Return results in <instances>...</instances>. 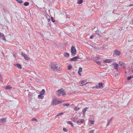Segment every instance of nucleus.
Listing matches in <instances>:
<instances>
[{"label":"nucleus","mask_w":133,"mask_h":133,"mask_svg":"<svg viewBox=\"0 0 133 133\" xmlns=\"http://www.w3.org/2000/svg\"><path fill=\"white\" fill-rule=\"evenodd\" d=\"M38 97L39 99H43L44 98V96H42V95L40 94L38 95Z\"/></svg>","instance_id":"nucleus-21"},{"label":"nucleus","mask_w":133,"mask_h":133,"mask_svg":"<svg viewBox=\"0 0 133 133\" xmlns=\"http://www.w3.org/2000/svg\"><path fill=\"white\" fill-rule=\"evenodd\" d=\"M67 122L68 124H70L72 127H73V124L71 121H68Z\"/></svg>","instance_id":"nucleus-22"},{"label":"nucleus","mask_w":133,"mask_h":133,"mask_svg":"<svg viewBox=\"0 0 133 133\" xmlns=\"http://www.w3.org/2000/svg\"><path fill=\"white\" fill-rule=\"evenodd\" d=\"M109 59H106L105 60H104L103 62L106 63H109Z\"/></svg>","instance_id":"nucleus-26"},{"label":"nucleus","mask_w":133,"mask_h":133,"mask_svg":"<svg viewBox=\"0 0 133 133\" xmlns=\"http://www.w3.org/2000/svg\"><path fill=\"white\" fill-rule=\"evenodd\" d=\"M119 75V73H116V74H115V76L116 77L118 75Z\"/></svg>","instance_id":"nucleus-46"},{"label":"nucleus","mask_w":133,"mask_h":133,"mask_svg":"<svg viewBox=\"0 0 133 133\" xmlns=\"http://www.w3.org/2000/svg\"><path fill=\"white\" fill-rule=\"evenodd\" d=\"M119 64L120 65H121L123 67V68L124 69H126V67L125 66V64L122 61H120L119 62Z\"/></svg>","instance_id":"nucleus-10"},{"label":"nucleus","mask_w":133,"mask_h":133,"mask_svg":"<svg viewBox=\"0 0 133 133\" xmlns=\"http://www.w3.org/2000/svg\"><path fill=\"white\" fill-rule=\"evenodd\" d=\"M96 63L99 65H101V62L99 61H96Z\"/></svg>","instance_id":"nucleus-33"},{"label":"nucleus","mask_w":133,"mask_h":133,"mask_svg":"<svg viewBox=\"0 0 133 133\" xmlns=\"http://www.w3.org/2000/svg\"><path fill=\"white\" fill-rule=\"evenodd\" d=\"M96 58L97 59H99V57L98 56H97L96 57Z\"/></svg>","instance_id":"nucleus-48"},{"label":"nucleus","mask_w":133,"mask_h":133,"mask_svg":"<svg viewBox=\"0 0 133 133\" xmlns=\"http://www.w3.org/2000/svg\"><path fill=\"white\" fill-rule=\"evenodd\" d=\"M56 92L57 95L58 96H59L61 94L63 96H64L66 95L64 90L62 89L58 90L56 91Z\"/></svg>","instance_id":"nucleus-1"},{"label":"nucleus","mask_w":133,"mask_h":133,"mask_svg":"<svg viewBox=\"0 0 133 133\" xmlns=\"http://www.w3.org/2000/svg\"><path fill=\"white\" fill-rule=\"evenodd\" d=\"M12 87H11L10 85L7 86L5 88V89L7 90H9Z\"/></svg>","instance_id":"nucleus-20"},{"label":"nucleus","mask_w":133,"mask_h":133,"mask_svg":"<svg viewBox=\"0 0 133 133\" xmlns=\"http://www.w3.org/2000/svg\"><path fill=\"white\" fill-rule=\"evenodd\" d=\"M132 71L133 72V69L132 70Z\"/></svg>","instance_id":"nucleus-56"},{"label":"nucleus","mask_w":133,"mask_h":133,"mask_svg":"<svg viewBox=\"0 0 133 133\" xmlns=\"http://www.w3.org/2000/svg\"><path fill=\"white\" fill-rule=\"evenodd\" d=\"M2 75L1 74H0V81L1 82H3V81H2Z\"/></svg>","instance_id":"nucleus-36"},{"label":"nucleus","mask_w":133,"mask_h":133,"mask_svg":"<svg viewBox=\"0 0 133 133\" xmlns=\"http://www.w3.org/2000/svg\"><path fill=\"white\" fill-rule=\"evenodd\" d=\"M88 107H86L85 108L83 109L82 110L83 114H85V112L88 109Z\"/></svg>","instance_id":"nucleus-14"},{"label":"nucleus","mask_w":133,"mask_h":133,"mask_svg":"<svg viewBox=\"0 0 133 133\" xmlns=\"http://www.w3.org/2000/svg\"><path fill=\"white\" fill-rule=\"evenodd\" d=\"M48 24H50L51 22H50V18L48 19Z\"/></svg>","instance_id":"nucleus-35"},{"label":"nucleus","mask_w":133,"mask_h":133,"mask_svg":"<svg viewBox=\"0 0 133 133\" xmlns=\"http://www.w3.org/2000/svg\"><path fill=\"white\" fill-rule=\"evenodd\" d=\"M132 78H133V75L131 76Z\"/></svg>","instance_id":"nucleus-55"},{"label":"nucleus","mask_w":133,"mask_h":133,"mask_svg":"<svg viewBox=\"0 0 133 133\" xmlns=\"http://www.w3.org/2000/svg\"><path fill=\"white\" fill-rule=\"evenodd\" d=\"M94 36L93 35H92L90 37V38L91 39H92L94 38Z\"/></svg>","instance_id":"nucleus-44"},{"label":"nucleus","mask_w":133,"mask_h":133,"mask_svg":"<svg viewBox=\"0 0 133 133\" xmlns=\"http://www.w3.org/2000/svg\"><path fill=\"white\" fill-rule=\"evenodd\" d=\"M21 55L24 57L25 60L28 61L30 59V58L25 53L22 52L21 53Z\"/></svg>","instance_id":"nucleus-5"},{"label":"nucleus","mask_w":133,"mask_h":133,"mask_svg":"<svg viewBox=\"0 0 133 133\" xmlns=\"http://www.w3.org/2000/svg\"><path fill=\"white\" fill-rule=\"evenodd\" d=\"M89 83V82H87V83H86L85 84V85H86L88 83Z\"/></svg>","instance_id":"nucleus-54"},{"label":"nucleus","mask_w":133,"mask_h":133,"mask_svg":"<svg viewBox=\"0 0 133 133\" xmlns=\"http://www.w3.org/2000/svg\"><path fill=\"white\" fill-rule=\"evenodd\" d=\"M31 120L32 121H35L37 122V120L35 118H33Z\"/></svg>","instance_id":"nucleus-39"},{"label":"nucleus","mask_w":133,"mask_h":133,"mask_svg":"<svg viewBox=\"0 0 133 133\" xmlns=\"http://www.w3.org/2000/svg\"><path fill=\"white\" fill-rule=\"evenodd\" d=\"M90 122L91 124H93L94 123V121L91 120L90 121Z\"/></svg>","instance_id":"nucleus-40"},{"label":"nucleus","mask_w":133,"mask_h":133,"mask_svg":"<svg viewBox=\"0 0 133 133\" xmlns=\"http://www.w3.org/2000/svg\"><path fill=\"white\" fill-rule=\"evenodd\" d=\"M83 2V0H78L77 3L79 4H81Z\"/></svg>","instance_id":"nucleus-25"},{"label":"nucleus","mask_w":133,"mask_h":133,"mask_svg":"<svg viewBox=\"0 0 133 133\" xmlns=\"http://www.w3.org/2000/svg\"><path fill=\"white\" fill-rule=\"evenodd\" d=\"M17 2L18 3L21 4L22 3L23 1L21 0H16Z\"/></svg>","instance_id":"nucleus-27"},{"label":"nucleus","mask_w":133,"mask_h":133,"mask_svg":"<svg viewBox=\"0 0 133 133\" xmlns=\"http://www.w3.org/2000/svg\"><path fill=\"white\" fill-rule=\"evenodd\" d=\"M112 64L114 65L115 69H117V68H118V65L116 62L113 63Z\"/></svg>","instance_id":"nucleus-12"},{"label":"nucleus","mask_w":133,"mask_h":133,"mask_svg":"<svg viewBox=\"0 0 133 133\" xmlns=\"http://www.w3.org/2000/svg\"><path fill=\"white\" fill-rule=\"evenodd\" d=\"M131 69H133V66H131Z\"/></svg>","instance_id":"nucleus-52"},{"label":"nucleus","mask_w":133,"mask_h":133,"mask_svg":"<svg viewBox=\"0 0 133 133\" xmlns=\"http://www.w3.org/2000/svg\"><path fill=\"white\" fill-rule=\"evenodd\" d=\"M103 85V84L101 83H98V88H101V87H102Z\"/></svg>","instance_id":"nucleus-17"},{"label":"nucleus","mask_w":133,"mask_h":133,"mask_svg":"<svg viewBox=\"0 0 133 133\" xmlns=\"http://www.w3.org/2000/svg\"><path fill=\"white\" fill-rule=\"evenodd\" d=\"M78 117L77 116H75L74 117L71 118V120L73 122H75L77 120Z\"/></svg>","instance_id":"nucleus-11"},{"label":"nucleus","mask_w":133,"mask_h":133,"mask_svg":"<svg viewBox=\"0 0 133 133\" xmlns=\"http://www.w3.org/2000/svg\"><path fill=\"white\" fill-rule=\"evenodd\" d=\"M82 68L81 67H80L79 68V70L78 72H81L82 71Z\"/></svg>","instance_id":"nucleus-30"},{"label":"nucleus","mask_w":133,"mask_h":133,"mask_svg":"<svg viewBox=\"0 0 133 133\" xmlns=\"http://www.w3.org/2000/svg\"><path fill=\"white\" fill-rule=\"evenodd\" d=\"M80 109L79 108H77L76 107H75L74 108V109L75 110L77 111V110H78Z\"/></svg>","instance_id":"nucleus-34"},{"label":"nucleus","mask_w":133,"mask_h":133,"mask_svg":"<svg viewBox=\"0 0 133 133\" xmlns=\"http://www.w3.org/2000/svg\"><path fill=\"white\" fill-rule=\"evenodd\" d=\"M115 69L117 71H118V68H117V69Z\"/></svg>","instance_id":"nucleus-51"},{"label":"nucleus","mask_w":133,"mask_h":133,"mask_svg":"<svg viewBox=\"0 0 133 133\" xmlns=\"http://www.w3.org/2000/svg\"><path fill=\"white\" fill-rule=\"evenodd\" d=\"M130 6H132V4H130L129 5Z\"/></svg>","instance_id":"nucleus-53"},{"label":"nucleus","mask_w":133,"mask_h":133,"mask_svg":"<svg viewBox=\"0 0 133 133\" xmlns=\"http://www.w3.org/2000/svg\"><path fill=\"white\" fill-rule=\"evenodd\" d=\"M72 66L70 65H69L68 66V70H70L72 68Z\"/></svg>","instance_id":"nucleus-28"},{"label":"nucleus","mask_w":133,"mask_h":133,"mask_svg":"<svg viewBox=\"0 0 133 133\" xmlns=\"http://www.w3.org/2000/svg\"><path fill=\"white\" fill-rule=\"evenodd\" d=\"M78 73L80 76H81L82 75L80 73V72H78Z\"/></svg>","instance_id":"nucleus-50"},{"label":"nucleus","mask_w":133,"mask_h":133,"mask_svg":"<svg viewBox=\"0 0 133 133\" xmlns=\"http://www.w3.org/2000/svg\"><path fill=\"white\" fill-rule=\"evenodd\" d=\"M69 55V54L67 52H65L64 53V56L65 57H68Z\"/></svg>","instance_id":"nucleus-19"},{"label":"nucleus","mask_w":133,"mask_h":133,"mask_svg":"<svg viewBox=\"0 0 133 133\" xmlns=\"http://www.w3.org/2000/svg\"><path fill=\"white\" fill-rule=\"evenodd\" d=\"M45 91V90L44 89H43L40 92L39 94L42 95H43Z\"/></svg>","instance_id":"nucleus-18"},{"label":"nucleus","mask_w":133,"mask_h":133,"mask_svg":"<svg viewBox=\"0 0 133 133\" xmlns=\"http://www.w3.org/2000/svg\"><path fill=\"white\" fill-rule=\"evenodd\" d=\"M76 122H77V123H78V124L79 125L80 124V121L79 120H77V121H76Z\"/></svg>","instance_id":"nucleus-42"},{"label":"nucleus","mask_w":133,"mask_h":133,"mask_svg":"<svg viewBox=\"0 0 133 133\" xmlns=\"http://www.w3.org/2000/svg\"><path fill=\"white\" fill-rule=\"evenodd\" d=\"M63 130L65 132H67L68 131V130L65 128H64L63 129Z\"/></svg>","instance_id":"nucleus-32"},{"label":"nucleus","mask_w":133,"mask_h":133,"mask_svg":"<svg viewBox=\"0 0 133 133\" xmlns=\"http://www.w3.org/2000/svg\"><path fill=\"white\" fill-rule=\"evenodd\" d=\"M0 38L4 40H5L6 39L4 35L3 34L0 33Z\"/></svg>","instance_id":"nucleus-8"},{"label":"nucleus","mask_w":133,"mask_h":133,"mask_svg":"<svg viewBox=\"0 0 133 133\" xmlns=\"http://www.w3.org/2000/svg\"><path fill=\"white\" fill-rule=\"evenodd\" d=\"M51 68L53 70H55L56 69H57L58 66H56V65L54 64L53 63H51L50 64Z\"/></svg>","instance_id":"nucleus-6"},{"label":"nucleus","mask_w":133,"mask_h":133,"mask_svg":"<svg viewBox=\"0 0 133 133\" xmlns=\"http://www.w3.org/2000/svg\"><path fill=\"white\" fill-rule=\"evenodd\" d=\"M78 58H79L78 56H76L71 58L70 61H77V59Z\"/></svg>","instance_id":"nucleus-7"},{"label":"nucleus","mask_w":133,"mask_h":133,"mask_svg":"<svg viewBox=\"0 0 133 133\" xmlns=\"http://www.w3.org/2000/svg\"><path fill=\"white\" fill-rule=\"evenodd\" d=\"M64 106H68L69 105L68 103L64 104L63 105Z\"/></svg>","instance_id":"nucleus-41"},{"label":"nucleus","mask_w":133,"mask_h":133,"mask_svg":"<svg viewBox=\"0 0 133 133\" xmlns=\"http://www.w3.org/2000/svg\"><path fill=\"white\" fill-rule=\"evenodd\" d=\"M64 114V112H61L60 113H59V114H57V115L56 116V117H58V116H61V115H63Z\"/></svg>","instance_id":"nucleus-23"},{"label":"nucleus","mask_w":133,"mask_h":133,"mask_svg":"<svg viewBox=\"0 0 133 133\" xmlns=\"http://www.w3.org/2000/svg\"><path fill=\"white\" fill-rule=\"evenodd\" d=\"M51 20L52 22L53 23H54L55 22V20L54 19V18L53 17H51Z\"/></svg>","instance_id":"nucleus-29"},{"label":"nucleus","mask_w":133,"mask_h":133,"mask_svg":"<svg viewBox=\"0 0 133 133\" xmlns=\"http://www.w3.org/2000/svg\"><path fill=\"white\" fill-rule=\"evenodd\" d=\"M131 23L132 24H133V19H132L131 21Z\"/></svg>","instance_id":"nucleus-49"},{"label":"nucleus","mask_w":133,"mask_h":133,"mask_svg":"<svg viewBox=\"0 0 133 133\" xmlns=\"http://www.w3.org/2000/svg\"><path fill=\"white\" fill-rule=\"evenodd\" d=\"M62 103L61 101H58L57 99H53L52 104V105H55L58 104H60Z\"/></svg>","instance_id":"nucleus-2"},{"label":"nucleus","mask_w":133,"mask_h":133,"mask_svg":"<svg viewBox=\"0 0 133 133\" xmlns=\"http://www.w3.org/2000/svg\"><path fill=\"white\" fill-rule=\"evenodd\" d=\"M94 132V131L93 130H92L90 131V133H93Z\"/></svg>","instance_id":"nucleus-47"},{"label":"nucleus","mask_w":133,"mask_h":133,"mask_svg":"<svg viewBox=\"0 0 133 133\" xmlns=\"http://www.w3.org/2000/svg\"><path fill=\"white\" fill-rule=\"evenodd\" d=\"M29 4V3L28 2H25L24 3V5L25 6H27Z\"/></svg>","instance_id":"nucleus-24"},{"label":"nucleus","mask_w":133,"mask_h":133,"mask_svg":"<svg viewBox=\"0 0 133 133\" xmlns=\"http://www.w3.org/2000/svg\"><path fill=\"white\" fill-rule=\"evenodd\" d=\"M84 119H82L80 121V123H83L84 122Z\"/></svg>","instance_id":"nucleus-37"},{"label":"nucleus","mask_w":133,"mask_h":133,"mask_svg":"<svg viewBox=\"0 0 133 133\" xmlns=\"http://www.w3.org/2000/svg\"><path fill=\"white\" fill-rule=\"evenodd\" d=\"M93 88H98V85H97V86L94 87H93Z\"/></svg>","instance_id":"nucleus-43"},{"label":"nucleus","mask_w":133,"mask_h":133,"mask_svg":"<svg viewBox=\"0 0 133 133\" xmlns=\"http://www.w3.org/2000/svg\"><path fill=\"white\" fill-rule=\"evenodd\" d=\"M96 34H98L100 36H102V35H101V34H103L102 33H101V32L99 30H97L96 31Z\"/></svg>","instance_id":"nucleus-13"},{"label":"nucleus","mask_w":133,"mask_h":133,"mask_svg":"<svg viewBox=\"0 0 133 133\" xmlns=\"http://www.w3.org/2000/svg\"><path fill=\"white\" fill-rule=\"evenodd\" d=\"M112 118H111L109 120L108 122V123L107 124V125L108 126L110 124V123L111 122L112 120Z\"/></svg>","instance_id":"nucleus-16"},{"label":"nucleus","mask_w":133,"mask_h":133,"mask_svg":"<svg viewBox=\"0 0 133 133\" xmlns=\"http://www.w3.org/2000/svg\"><path fill=\"white\" fill-rule=\"evenodd\" d=\"M71 55L74 56L76 53V48L73 46H72L71 49Z\"/></svg>","instance_id":"nucleus-3"},{"label":"nucleus","mask_w":133,"mask_h":133,"mask_svg":"<svg viewBox=\"0 0 133 133\" xmlns=\"http://www.w3.org/2000/svg\"><path fill=\"white\" fill-rule=\"evenodd\" d=\"M132 77H131V76H129V77H128L127 78V80L128 81H129L131 79H132Z\"/></svg>","instance_id":"nucleus-31"},{"label":"nucleus","mask_w":133,"mask_h":133,"mask_svg":"<svg viewBox=\"0 0 133 133\" xmlns=\"http://www.w3.org/2000/svg\"><path fill=\"white\" fill-rule=\"evenodd\" d=\"M121 54V52L118 50H115L113 53V56L114 57L116 56H119Z\"/></svg>","instance_id":"nucleus-4"},{"label":"nucleus","mask_w":133,"mask_h":133,"mask_svg":"<svg viewBox=\"0 0 133 133\" xmlns=\"http://www.w3.org/2000/svg\"><path fill=\"white\" fill-rule=\"evenodd\" d=\"M109 60H110L109 61V63L112 62L113 61V59H109Z\"/></svg>","instance_id":"nucleus-45"},{"label":"nucleus","mask_w":133,"mask_h":133,"mask_svg":"<svg viewBox=\"0 0 133 133\" xmlns=\"http://www.w3.org/2000/svg\"><path fill=\"white\" fill-rule=\"evenodd\" d=\"M86 82L85 81V80H83L81 82V83L82 84H84L85 83V82Z\"/></svg>","instance_id":"nucleus-38"},{"label":"nucleus","mask_w":133,"mask_h":133,"mask_svg":"<svg viewBox=\"0 0 133 133\" xmlns=\"http://www.w3.org/2000/svg\"><path fill=\"white\" fill-rule=\"evenodd\" d=\"M15 65V66H16L18 68H19V69H21L22 68L21 65V64H16Z\"/></svg>","instance_id":"nucleus-15"},{"label":"nucleus","mask_w":133,"mask_h":133,"mask_svg":"<svg viewBox=\"0 0 133 133\" xmlns=\"http://www.w3.org/2000/svg\"><path fill=\"white\" fill-rule=\"evenodd\" d=\"M6 118H2L0 119V122L1 123H5L6 122Z\"/></svg>","instance_id":"nucleus-9"}]
</instances>
